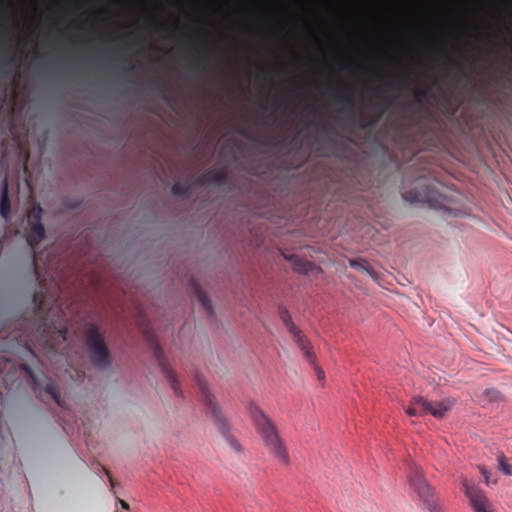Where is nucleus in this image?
Returning <instances> with one entry per match:
<instances>
[{
	"label": "nucleus",
	"mask_w": 512,
	"mask_h": 512,
	"mask_svg": "<svg viewBox=\"0 0 512 512\" xmlns=\"http://www.w3.org/2000/svg\"><path fill=\"white\" fill-rule=\"evenodd\" d=\"M249 412L256 426L257 432L259 433L267 448L279 461L285 465H288L289 456L278 435L275 425L257 406L251 405Z\"/></svg>",
	"instance_id": "f257e3e1"
},
{
	"label": "nucleus",
	"mask_w": 512,
	"mask_h": 512,
	"mask_svg": "<svg viewBox=\"0 0 512 512\" xmlns=\"http://www.w3.org/2000/svg\"><path fill=\"white\" fill-rule=\"evenodd\" d=\"M403 198L410 203L427 204L431 208L444 209L442 194L437 190L436 183L420 176L415 180L414 187L403 193Z\"/></svg>",
	"instance_id": "f03ea898"
},
{
	"label": "nucleus",
	"mask_w": 512,
	"mask_h": 512,
	"mask_svg": "<svg viewBox=\"0 0 512 512\" xmlns=\"http://www.w3.org/2000/svg\"><path fill=\"white\" fill-rule=\"evenodd\" d=\"M85 344L92 366L98 371L108 370L112 363L111 355L97 326L86 330Z\"/></svg>",
	"instance_id": "7ed1b4c3"
},
{
	"label": "nucleus",
	"mask_w": 512,
	"mask_h": 512,
	"mask_svg": "<svg viewBox=\"0 0 512 512\" xmlns=\"http://www.w3.org/2000/svg\"><path fill=\"white\" fill-rule=\"evenodd\" d=\"M407 479L410 488L418 495L430 512H442L433 497V490L423 476L422 469L415 463L409 465Z\"/></svg>",
	"instance_id": "20e7f679"
},
{
	"label": "nucleus",
	"mask_w": 512,
	"mask_h": 512,
	"mask_svg": "<svg viewBox=\"0 0 512 512\" xmlns=\"http://www.w3.org/2000/svg\"><path fill=\"white\" fill-rule=\"evenodd\" d=\"M462 487L474 512H492L491 503L482 490L470 484L466 479L463 480Z\"/></svg>",
	"instance_id": "39448f33"
},
{
	"label": "nucleus",
	"mask_w": 512,
	"mask_h": 512,
	"mask_svg": "<svg viewBox=\"0 0 512 512\" xmlns=\"http://www.w3.org/2000/svg\"><path fill=\"white\" fill-rule=\"evenodd\" d=\"M328 93L331 95L336 104H339L338 112L349 118L354 116V100L352 96L334 86H328Z\"/></svg>",
	"instance_id": "423d86ee"
},
{
	"label": "nucleus",
	"mask_w": 512,
	"mask_h": 512,
	"mask_svg": "<svg viewBox=\"0 0 512 512\" xmlns=\"http://www.w3.org/2000/svg\"><path fill=\"white\" fill-rule=\"evenodd\" d=\"M199 385H200L201 395H202L204 404L206 406L207 412L213 417L215 423L219 427V430L223 434H225L226 433L225 432L226 425L224 422V418L221 414V411L219 410V408L217 407V405L215 403L214 397L211 395L208 388L203 383H200Z\"/></svg>",
	"instance_id": "0eeeda50"
},
{
	"label": "nucleus",
	"mask_w": 512,
	"mask_h": 512,
	"mask_svg": "<svg viewBox=\"0 0 512 512\" xmlns=\"http://www.w3.org/2000/svg\"><path fill=\"white\" fill-rule=\"evenodd\" d=\"M432 402L428 401L422 396H415L410 400L406 413L409 416H424L430 415Z\"/></svg>",
	"instance_id": "6e6552de"
},
{
	"label": "nucleus",
	"mask_w": 512,
	"mask_h": 512,
	"mask_svg": "<svg viewBox=\"0 0 512 512\" xmlns=\"http://www.w3.org/2000/svg\"><path fill=\"white\" fill-rule=\"evenodd\" d=\"M154 354L159 363V366L161 367V370H162L164 376L170 382L171 388L174 390L176 395H179V384L176 380L175 374L169 368L167 363L164 361L163 350L161 349V347L158 344H155Z\"/></svg>",
	"instance_id": "1a4fd4ad"
},
{
	"label": "nucleus",
	"mask_w": 512,
	"mask_h": 512,
	"mask_svg": "<svg viewBox=\"0 0 512 512\" xmlns=\"http://www.w3.org/2000/svg\"><path fill=\"white\" fill-rule=\"evenodd\" d=\"M299 349L303 352L304 357L310 364H314L315 356L311 351L310 343L302 335L300 330L290 333Z\"/></svg>",
	"instance_id": "9d476101"
},
{
	"label": "nucleus",
	"mask_w": 512,
	"mask_h": 512,
	"mask_svg": "<svg viewBox=\"0 0 512 512\" xmlns=\"http://www.w3.org/2000/svg\"><path fill=\"white\" fill-rule=\"evenodd\" d=\"M30 228L27 242L32 250L45 238V228L42 223L28 224Z\"/></svg>",
	"instance_id": "9b49d317"
},
{
	"label": "nucleus",
	"mask_w": 512,
	"mask_h": 512,
	"mask_svg": "<svg viewBox=\"0 0 512 512\" xmlns=\"http://www.w3.org/2000/svg\"><path fill=\"white\" fill-rule=\"evenodd\" d=\"M47 317H45L42 321V324L39 326V331L41 332V343L50 351H57V344L51 335V327L46 323Z\"/></svg>",
	"instance_id": "f8f14e48"
},
{
	"label": "nucleus",
	"mask_w": 512,
	"mask_h": 512,
	"mask_svg": "<svg viewBox=\"0 0 512 512\" xmlns=\"http://www.w3.org/2000/svg\"><path fill=\"white\" fill-rule=\"evenodd\" d=\"M455 401L451 398L443 399L438 402H432L430 415L437 419L443 418L448 411L452 409Z\"/></svg>",
	"instance_id": "ddd939ff"
},
{
	"label": "nucleus",
	"mask_w": 512,
	"mask_h": 512,
	"mask_svg": "<svg viewBox=\"0 0 512 512\" xmlns=\"http://www.w3.org/2000/svg\"><path fill=\"white\" fill-rule=\"evenodd\" d=\"M11 203L8 195V181L5 178L1 186V198H0V214L4 219H7L10 215Z\"/></svg>",
	"instance_id": "4468645a"
},
{
	"label": "nucleus",
	"mask_w": 512,
	"mask_h": 512,
	"mask_svg": "<svg viewBox=\"0 0 512 512\" xmlns=\"http://www.w3.org/2000/svg\"><path fill=\"white\" fill-rule=\"evenodd\" d=\"M289 259L292 262L293 270L298 273L308 274L314 268V264L312 262L302 259L298 256L293 255Z\"/></svg>",
	"instance_id": "2eb2a0df"
},
{
	"label": "nucleus",
	"mask_w": 512,
	"mask_h": 512,
	"mask_svg": "<svg viewBox=\"0 0 512 512\" xmlns=\"http://www.w3.org/2000/svg\"><path fill=\"white\" fill-rule=\"evenodd\" d=\"M193 288H194V293H195V297L197 299V301L201 304V306L205 309V311L207 312V314L209 316H211L213 314V307H212V303H211V300L209 299V297L207 296V294L205 293V291H203L201 289L200 286L194 284L193 285Z\"/></svg>",
	"instance_id": "dca6fc26"
},
{
	"label": "nucleus",
	"mask_w": 512,
	"mask_h": 512,
	"mask_svg": "<svg viewBox=\"0 0 512 512\" xmlns=\"http://www.w3.org/2000/svg\"><path fill=\"white\" fill-rule=\"evenodd\" d=\"M225 178H226L225 172H222V171L217 172V171L209 170L204 175L199 177L197 179V182H199V183L210 182V183L220 185V184L224 183Z\"/></svg>",
	"instance_id": "f3484780"
},
{
	"label": "nucleus",
	"mask_w": 512,
	"mask_h": 512,
	"mask_svg": "<svg viewBox=\"0 0 512 512\" xmlns=\"http://www.w3.org/2000/svg\"><path fill=\"white\" fill-rule=\"evenodd\" d=\"M191 189V184L188 181L180 182L177 181L173 184L171 192L173 195L180 197H187Z\"/></svg>",
	"instance_id": "a211bd4d"
},
{
	"label": "nucleus",
	"mask_w": 512,
	"mask_h": 512,
	"mask_svg": "<svg viewBox=\"0 0 512 512\" xmlns=\"http://www.w3.org/2000/svg\"><path fill=\"white\" fill-rule=\"evenodd\" d=\"M44 391L46 394L50 395L52 399L61 406V396L58 389V386L52 380L48 379L47 383L44 386Z\"/></svg>",
	"instance_id": "6ab92c4d"
},
{
	"label": "nucleus",
	"mask_w": 512,
	"mask_h": 512,
	"mask_svg": "<svg viewBox=\"0 0 512 512\" xmlns=\"http://www.w3.org/2000/svg\"><path fill=\"white\" fill-rule=\"evenodd\" d=\"M452 69L455 70L454 73H453V78L454 79L460 80V79H462L465 76L464 72L461 69V66L455 60H453L451 58H448L447 63H446V67H445V70H446L448 75L451 74Z\"/></svg>",
	"instance_id": "aec40b11"
},
{
	"label": "nucleus",
	"mask_w": 512,
	"mask_h": 512,
	"mask_svg": "<svg viewBox=\"0 0 512 512\" xmlns=\"http://www.w3.org/2000/svg\"><path fill=\"white\" fill-rule=\"evenodd\" d=\"M42 214V207L39 204L34 205L28 212V224L41 223Z\"/></svg>",
	"instance_id": "412c9836"
},
{
	"label": "nucleus",
	"mask_w": 512,
	"mask_h": 512,
	"mask_svg": "<svg viewBox=\"0 0 512 512\" xmlns=\"http://www.w3.org/2000/svg\"><path fill=\"white\" fill-rule=\"evenodd\" d=\"M280 318L289 333H294L297 330V327L292 322V317L287 309L283 308L280 310Z\"/></svg>",
	"instance_id": "4be33fe9"
},
{
	"label": "nucleus",
	"mask_w": 512,
	"mask_h": 512,
	"mask_svg": "<svg viewBox=\"0 0 512 512\" xmlns=\"http://www.w3.org/2000/svg\"><path fill=\"white\" fill-rule=\"evenodd\" d=\"M498 469L504 475H512V466L507 462V458L503 453L497 455Z\"/></svg>",
	"instance_id": "5701e85b"
},
{
	"label": "nucleus",
	"mask_w": 512,
	"mask_h": 512,
	"mask_svg": "<svg viewBox=\"0 0 512 512\" xmlns=\"http://www.w3.org/2000/svg\"><path fill=\"white\" fill-rule=\"evenodd\" d=\"M410 84H411V81L408 78V76L403 74V75H400L399 77H397L396 82L390 83L389 87H391L392 89H395V90H402V89L409 88Z\"/></svg>",
	"instance_id": "b1692460"
},
{
	"label": "nucleus",
	"mask_w": 512,
	"mask_h": 512,
	"mask_svg": "<svg viewBox=\"0 0 512 512\" xmlns=\"http://www.w3.org/2000/svg\"><path fill=\"white\" fill-rule=\"evenodd\" d=\"M349 265L352 268H355L359 271H365L368 274L372 275V270L370 269L368 263L364 259H350Z\"/></svg>",
	"instance_id": "393cba45"
},
{
	"label": "nucleus",
	"mask_w": 512,
	"mask_h": 512,
	"mask_svg": "<svg viewBox=\"0 0 512 512\" xmlns=\"http://www.w3.org/2000/svg\"><path fill=\"white\" fill-rule=\"evenodd\" d=\"M33 303L37 309V313L41 314L45 309L44 294L36 292L33 296Z\"/></svg>",
	"instance_id": "a878e982"
},
{
	"label": "nucleus",
	"mask_w": 512,
	"mask_h": 512,
	"mask_svg": "<svg viewBox=\"0 0 512 512\" xmlns=\"http://www.w3.org/2000/svg\"><path fill=\"white\" fill-rule=\"evenodd\" d=\"M413 99L416 103H423L424 99L427 96V93L425 90L422 89H413L412 91Z\"/></svg>",
	"instance_id": "bb28decb"
},
{
	"label": "nucleus",
	"mask_w": 512,
	"mask_h": 512,
	"mask_svg": "<svg viewBox=\"0 0 512 512\" xmlns=\"http://www.w3.org/2000/svg\"><path fill=\"white\" fill-rule=\"evenodd\" d=\"M485 394L490 401H498L501 397L500 392L496 389H488L486 390Z\"/></svg>",
	"instance_id": "cd10ccee"
},
{
	"label": "nucleus",
	"mask_w": 512,
	"mask_h": 512,
	"mask_svg": "<svg viewBox=\"0 0 512 512\" xmlns=\"http://www.w3.org/2000/svg\"><path fill=\"white\" fill-rule=\"evenodd\" d=\"M24 369L27 371V373L29 374L33 384L36 386V387H41L42 386V383L40 382L39 378L30 371V369H28L26 366L24 367Z\"/></svg>",
	"instance_id": "c85d7f7f"
},
{
	"label": "nucleus",
	"mask_w": 512,
	"mask_h": 512,
	"mask_svg": "<svg viewBox=\"0 0 512 512\" xmlns=\"http://www.w3.org/2000/svg\"><path fill=\"white\" fill-rule=\"evenodd\" d=\"M54 333H56L57 337L60 338L62 341L66 340L67 329L65 327L55 330Z\"/></svg>",
	"instance_id": "c756f323"
},
{
	"label": "nucleus",
	"mask_w": 512,
	"mask_h": 512,
	"mask_svg": "<svg viewBox=\"0 0 512 512\" xmlns=\"http://www.w3.org/2000/svg\"><path fill=\"white\" fill-rule=\"evenodd\" d=\"M393 103V99L391 97H380V105L387 108L391 106Z\"/></svg>",
	"instance_id": "7c9ffc66"
},
{
	"label": "nucleus",
	"mask_w": 512,
	"mask_h": 512,
	"mask_svg": "<svg viewBox=\"0 0 512 512\" xmlns=\"http://www.w3.org/2000/svg\"><path fill=\"white\" fill-rule=\"evenodd\" d=\"M312 365L314 366V369H315V372H316V375H317L318 380H319V381H323V380H324V378H325V373H324V371H323L320 367L316 366V365H315V363H314V364H312Z\"/></svg>",
	"instance_id": "2f4dec72"
},
{
	"label": "nucleus",
	"mask_w": 512,
	"mask_h": 512,
	"mask_svg": "<svg viewBox=\"0 0 512 512\" xmlns=\"http://www.w3.org/2000/svg\"><path fill=\"white\" fill-rule=\"evenodd\" d=\"M228 443L235 451H240V444L233 438L227 437Z\"/></svg>",
	"instance_id": "473e14b6"
},
{
	"label": "nucleus",
	"mask_w": 512,
	"mask_h": 512,
	"mask_svg": "<svg viewBox=\"0 0 512 512\" xmlns=\"http://www.w3.org/2000/svg\"><path fill=\"white\" fill-rule=\"evenodd\" d=\"M191 67L193 68V70H197V71L202 70V68H203L199 61H193L191 63Z\"/></svg>",
	"instance_id": "72a5a7b5"
},
{
	"label": "nucleus",
	"mask_w": 512,
	"mask_h": 512,
	"mask_svg": "<svg viewBox=\"0 0 512 512\" xmlns=\"http://www.w3.org/2000/svg\"><path fill=\"white\" fill-rule=\"evenodd\" d=\"M213 56H214V53L212 51H207L206 53H204L203 59L210 60Z\"/></svg>",
	"instance_id": "f704fd0d"
},
{
	"label": "nucleus",
	"mask_w": 512,
	"mask_h": 512,
	"mask_svg": "<svg viewBox=\"0 0 512 512\" xmlns=\"http://www.w3.org/2000/svg\"><path fill=\"white\" fill-rule=\"evenodd\" d=\"M120 504H121V507L123 509H129V505L127 502H125L124 500H119Z\"/></svg>",
	"instance_id": "c9c22d12"
},
{
	"label": "nucleus",
	"mask_w": 512,
	"mask_h": 512,
	"mask_svg": "<svg viewBox=\"0 0 512 512\" xmlns=\"http://www.w3.org/2000/svg\"><path fill=\"white\" fill-rule=\"evenodd\" d=\"M381 115H382V111H381V112L377 115V117H376V118L371 122V124H376V123L379 121V119H380Z\"/></svg>",
	"instance_id": "e433bc0d"
},
{
	"label": "nucleus",
	"mask_w": 512,
	"mask_h": 512,
	"mask_svg": "<svg viewBox=\"0 0 512 512\" xmlns=\"http://www.w3.org/2000/svg\"><path fill=\"white\" fill-rule=\"evenodd\" d=\"M33 262H34V265H35V271L37 272V269H38V267H37V259L35 257H34Z\"/></svg>",
	"instance_id": "4c0bfd02"
},
{
	"label": "nucleus",
	"mask_w": 512,
	"mask_h": 512,
	"mask_svg": "<svg viewBox=\"0 0 512 512\" xmlns=\"http://www.w3.org/2000/svg\"><path fill=\"white\" fill-rule=\"evenodd\" d=\"M160 29L164 30V29H167V27L166 26H161Z\"/></svg>",
	"instance_id": "58836bf2"
},
{
	"label": "nucleus",
	"mask_w": 512,
	"mask_h": 512,
	"mask_svg": "<svg viewBox=\"0 0 512 512\" xmlns=\"http://www.w3.org/2000/svg\"><path fill=\"white\" fill-rule=\"evenodd\" d=\"M322 129L326 131L327 130L326 125H323Z\"/></svg>",
	"instance_id": "ea45409f"
},
{
	"label": "nucleus",
	"mask_w": 512,
	"mask_h": 512,
	"mask_svg": "<svg viewBox=\"0 0 512 512\" xmlns=\"http://www.w3.org/2000/svg\"><path fill=\"white\" fill-rule=\"evenodd\" d=\"M155 84V88H158L159 87V84L158 83H154Z\"/></svg>",
	"instance_id": "a19ab883"
},
{
	"label": "nucleus",
	"mask_w": 512,
	"mask_h": 512,
	"mask_svg": "<svg viewBox=\"0 0 512 512\" xmlns=\"http://www.w3.org/2000/svg\"><path fill=\"white\" fill-rule=\"evenodd\" d=\"M260 106H261L262 109L266 108L264 104H261Z\"/></svg>",
	"instance_id": "79ce46f5"
}]
</instances>
